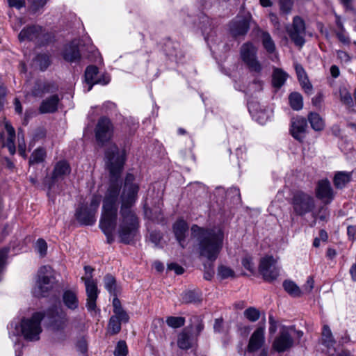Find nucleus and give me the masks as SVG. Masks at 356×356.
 Instances as JSON below:
<instances>
[{
	"label": "nucleus",
	"mask_w": 356,
	"mask_h": 356,
	"mask_svg": "<svg viewBox=\"0 0 356 356\" xmlns=\"http://www.w3.org/2000/svg\"><path fill=\"white\" fill-rule=\"evenodd\" d=\"M8 252V250L7 248L2 249L0 250V280H1V272L3 270V266L4 265L7 254Z\"/></svg>",
	"instance_id": "obj_54"
},
{
	"label": "nucleus",
	"mask_w": 356,
	"mask_h": 356,
	"mask_svg": "<svg viewBox=\"0 0 356 356\" xmlns=\"http://www.w3.org/2000/svg\"><path fill=\"white\" fill-rule=\"evenodd\" d=\"M185 320L183 317L170 316L166 319V323L168 326L173 328H178L184 325Z\"/></svg>",
	"instance_id": "obj_42"
},
{
	"label": "nucleus",
	"mask_w": 356,
	"mask_h": 356,
	"mask_svg": "<svg viewBox=\"0 0 356 356\" xmlns=\"http://www.w3.org/2000/svg\"><path fill=\"white\" fill-rule=\"evenodd\" d=\"M217 275L220 279H227L235 276L234 271L231 268L224 265L218 266Z\"/></svg>",
	"instance_id": "obj_39"
},
{
	"label": "nucleus",
	"mask_w": 356,
	"mask_h": 356,
	"mask_svg": "<svg viewBox=\"0 0 356 356\" xmlns=\"http://www.w3.org/2000/svg\"><path fill=\"white\" fill-rule=\"evenodd\" d=\"M350 179L351 172L339 171L335 174L333 182L336 188L341 189L350 181Z\"/></svg>",
	"instance_id": "obj_26"
},
{
	"label": "nucleus",
	"mask_w": 356,
	"mask_h": 356,
	"mask_svg": "<svg viewBox=\"0 0 356 356\" xmlns=\"http://www.w3.org/2000/svg\"><path fill=\"white\" fill-rule=\"evenodd\" d=\"M291 204L293 211L299 216H302L309 212L312 207V198L309 193L302 191L294 193Z\"/></svg>",
	"instance_id": "obj_10"
},
{
	"label": "nucleus",
	"mask_w": 356,
	"mask_h": 356,
	"mask_svg": "<svg viewBox=\"0 0 356 356\" xmlns=\"http://www.w3.org/2000/svg\"><path fill=\"white\" fill-rule=\"evenodd\" d=\"M9 6L20 9L25 6V1L24 0H7Z\"/></svg>",
	"instance_id": "obj_55"
},
{
	"label": "nucleus",
	"mask_w": 356,
	"mask_h": 356,
	"mask_svg": "<svg viewBox=\"0 0 356 356\" xmlns=\"http://www.w3.org/2000/svg\"><path fill=\"white\" fill-rule=\"evenodd\" d=\"M289 103L293 110H300L303 106L301 95L298 92H292L289 96Z\"/></svg>",
	"instance_id": "obj_36"
},
{
	"label": "nucleus",
	"mask_w": 356,
	"mask_h": 356,
	"mask_svg": "<svg viewBox=\"0 0 356 356\" xmlns=\"http://www.w3.org/2000/svg\"><path fill=\"white\" fill-rule=\"evenodd\" d=\"M113 305L114 314L120 316L121 321H123L124 323L128 322L129 316L122 308L119 299H118L117 298H114L113 300Z\"/></svg>",
	"instance_id": "obj_34"
},
{
	"label": "nucleus",
	"mask_w": 356,
	"mask_h": 356,
	"mask_svg": "<svg viewBox=\"0 0 356 356\" xmlns=\"http://www.w3.org/2000/svg\"><path fill=\"white\" fill-rule=\"evenodd\" d=\"M45 316L43 312H36L31 317L24 318L21 322L13 321L8 327L9 337L13 341L16 350L19 349V335L28 341H38L42 331L41 321Z\"/></svg>",
	"instance_id": "obj_4"
},
{
	"label": "nucleus",
	"mask_w": 356,
	"mask_h": 356,
	"mask_svg": "<svg viewBox=\"0 0 356 356\" xmlns=\"http://www.w3.org/2000/svg\"><path fill=\"white\" fill-rule=\"evenodd\" d=\"M48 0H33L32 3V9L37 11L39 8L43 7Z\"/></svg>",
	"instance_id": "obj_58"
},
{
	"label": "nucleus",
	"mask_w": 356,
	"mask_h": 356,
	"mask_svg": "<svg viewBox=\"0 0 356 356\" xmlns=\"http://www.w3.org/2000/svg\"><path fill=\"white\" fill-rule=\"evenodd\" d=\"M45 151L43 149H37L31 154L29 162L31 163H38L43 161L45 157Z\"/></svg>",
	"instance_id": "obj_41"
},
{
	"label": "nucleus",
	"mask_w": 356,
	"mask_h": 356,
	"mask_svg": "<svg viewBox=\"0 0 356 356\" xmlns=\"http://www.w3.org/2000/svg\"><path fill=\"white\" fill-rule=\"evenodd\" d=\"M191 236L197 241L200 256L210 261H216L223 246V230L220 227L205 229L194 225L191 227Z\"/></svg>",
	"instance_id": "obj_3"
},
{
	"label": "nucleus",
	"mask_w": 356,
	"mask_h": 356,
	"mask_svg": "<svg viewBox=\"0 0 356 356\" xmlns=\"http://www.w3.org/2000/svg\"><path fill=\"white\" fill-rule=\"evenodd\" d=\"M121 323H124L121 321V317L118 315L114 314L110 318L108 325V332L111 334H115L120 331Z\"/></svg>",
	"instance_id": "obj_31"
},
{
	"label": "nucleus",
	"mask_w": 356,
	"mask_h": 356,
	"mask_svg": "<svg viewBox=\"0 0 356 356\" xmlns=\"http://www.w3.org/2000/svg\"><path fill=\"white\" fill-rule=\"evenodd\" d=\"M265 342V329L260 327L254 331L252 334L247 350L250 353H254L260 349Z\"/></svg>",
	"instance_id": "obj_17"
},
{
	"label": "nucleus",
	"mask_w": 356,
	"mask_h": 356,
	"mask_svg": "<svg viewBox=\"0 0 356 356\" xmlns=\"http://www.w3.org/2000/svg\"><path fill=\"white\" fill-rule=\"evenodd\" d=\"M236 155L238 160L246 159V148L244 146H241L236 149Z\"/></svg>",
	"instance_id": "obj_56"
},
{
	"label": "nucleus",
	"mask_w": 356,
	"mask_h": 356,
	"mask_svg": "<svg viewBox=\"0 0 356 356\" xmlns=\"http://www.w3.org/2000/svg\"><path fill=\"white\" fill-rule=\"evenodd\" d=\"M287 77V74L284 71L280 69H275L273 75V86L278 88L282 87L284 84Z\"/></svg>",
	"instance_id": "obj_30"
},
{
	"label": "nucleus",
	"mask_w": 356,
	"mask_h": 356,
	"mask_svg": "<svg viewBox=\"0 0 356 356\" xmlns=\"http://www.w3.org/2000/svg\"><path fill=\"white\" fill-rule=\"evenodd\" d=\"M337 37L339 40L344 44H349L350 42V40L349 37L345 33V30H340L337 32Z\"/></svg>",
	"instance_id": "obj_52"
},
{
	"label": "nucleus",
	"mask_w": 356,
	"mask_h": 356,
	"mask_svg": "<svg viewBox=\"0 0 356 356\" xmlns=\"http://www.w3.org/2000/svg\"><path fill=\"white\" fill-rule=\"evenodd\" d=\"M295 70L302 87L307 92H309L311 90L310 83L305 70L299 64L295 65Z\"/></svg>",
	"instance_id": "obj_27"
},
{
	"label": "nucleus",
	"mask_w": 356,
	"mask_h": 356,
	"mask_svg": "<svg viewBox=\"0 0 356 356\" xmlns=\"http://www.w3.org/2000/svg\"><path fill=\"white\" fill-rule=\"evenodd\" d=\"M330 73H331V75L334 78L338 77L339 76V74H340L339 67L337 65L331 66V67H330Z\"/></svg>",
	"instance_id": "obj_64"
},
{
	"label": "nucleus",
	"mask_w": 356,
	"mask_h": 356,
	"mask_svg": "<svg viewBox=\"0 0 356 356\" xmlns=\"http://www.w3.org/2000/svg\"><path fill=\"white\" fill-rule=\"evenodd\" d=\"M284 290L293 297H299L302 295V291L298 286L291 280H285L283 282Z\"/></svg>",
	"instance_id": "obj_32"
},
{
	"label": "nucleus",
	"mask_w": 356,
	"mask_h": 356,
	"mask_svg": "<svg viewBox=\"0 0 356 356\" xmlns=\"http://www.w3.org/2000/svg\"><path fill=\"white\" fill-rule=\"evenodd\" d=\"M347 233L349 238H352V240L356 239V227L354 225H350L347 228Z\"/></svg>",
	"instance_id": "obj_59"
},
{
	"label": "nucleus",
	"mask_w": 356,
	"mask_h": 356,
	"mask_svg": "<svg viewBox=\"0 0 356 356\" xmlns=\"http://www.w3.org/2000/svg\"><path fill=\"white\" fill-rule=\"evenodd\" d=\"M257 48L252 43H245L241 48V57L252 71L259 72L261 65L257 58Z\"/></svg>",
	"instance_id": "obj_8"
},
{
	"label": "nucleus",
	"mask_w": 356,
	"mask_h": 356,
	"mask_svg": "<svg viewBox=\"0 0 356 356\" xmlns=\"http://www.w3.org/2000/svg\"><path fill=\"white\" fill-rule=\"evenodd\" d=\"M243 266L249 272L253 273L255 270V265L253 262L252 258L250 256H245L242 259Z\"/></svg>",
	"instance_id": "obj_46"
},
{
	"label": "nucleus",
	"mask_w": 356,
	"mask_h": 356,
	"mask_svg": "<svg viewBox=\"0 0 356 356\" xmlns=\"http://www.w3.org/2000/svg\"><path fill=\"white\" fill-rule=\"evenodd\" d=\"M54 275L49 266H43L38 271L33 294L36 297H43L53 288Z\"/></svg>",
	"instance_id": "obj_5"
},
{
	"label": "nucleus",
	"mask_w": 356,
	"mask_h": 356,
	"mask_svg": "<svg viewBox=\"0 0 356 356\" xmlns=\"http://www.w3.org/2000/svg\"><path fill=\"white\" fill-rule=\"evenodd\" d=\"M193 293L191 291L186 292L183 296V300L186 302H194L195 299L193 298Z\"/></svg>",
	"instance_id": "obj_61"
},
{
	"label": "nucleus",
	"mask_w": 356,
	"mask_h": 356,
	"mask_svg": "<svg viewBox=\"0 0 356 356\" xmlns=\"http://www.w3.org/2000/svg\"><path fill=\"white\" fill-rule=\"evenodd\" d=\"M279 3L282 13L288 14L291 12L293 6L291 0H279Z\"/></svg>",
	"instance_id": "obj_47"
},
{
	"label": "nucleus",
	"mask_w": 356,
	"mask_h": 356,
	"mask_svg": "<svg viewBox=\"0 0 356 356\" xmlns=\"http://www.w3.org/2000/svg\"><path fill=\"white\" fill-rule=\"evenodd\" d=\"M244 316L250 321L255 322L259 318L260 312L254 307H249L244 311Z\"/></svg>",
	"instance_id": "obj_40"
},
{
	"label": "nucleus",
	"mask_w": 356,
	"mask_h": 356,
	"mask_svg": "<svg viewBox=\"0 0 356 356\" xmlns=\"http://www.w3.org/2000/svg\"><path fill=\"white\" fill-rule=\"evenodd\" d=\"M248 108L253 118L261 124H264L270 118V112L264 110L257 111L252 104H249Z\"/></svg>",
	"instance_id": "obj_28"
},
{
	"label": "nucleus",
	"mask_w": 356,
	"mask_h": 356,
	"mask_svg": "<svg viewBox=\"0 0 356 356\" xmlns=\"http://www.w3.org/2000/svg\"><path fill=\"white\" fill-rule=\"evenodd\" d=\"M261 38L263 46L267 52L269 54L274 53L275 51V44L270 34L267 32H262Z\"/></svg>",
	"instance_id": "obj_33"
},
{
	"label": "nucleus",
	"mask_w": 356,
	"mask_h": 356,
	"mask_svg": "<svg viewBox=\"0 0 356 356\" xmlns=\"http://www.w3.org/2000/svg\"><path fill=\"white\" fill-rule=\"evenodd\" d=\"M322 339L323 343L327 347L330 348L333 346L334 343V340L333 339L332 332L328 326L325 325L323 327V333H322Z\"/></svg>",
	"instance_id": "obj_37"
},
{
	"label": "nucleus",
	"mask_w": 356,
	"mask_h": 356,
	"mask_svg": "<svg viewBox=\"0 0 356 356\" xmlns=\"http://www.w3.org/2000/svg\"><path fill=\"white\" fill-rule=\"evenodd\" d=\"M294 334L295 330L292 327H283L273 342V349L278 353L290 349L293 345V336Z\"/></svg>",
	"instance_id": "obj_7"
},
{
	"label": "nucleus",
	"mask_w": 356,
	"mask_h": 356,
	"mask_svg": "<svg viewBox=\"0 0 356 356\" xmlns=\"http://www.w3.org/2000/svg\"><path fill=\"white\" fill-rule=\"evenodd\" d=\"M250 17L244 19L237 18L230 26L232 33L235 35H245L250 28Z\"/></svg>",
	"instance_id": "obj_19"
},
{
	"label": "nucleus",
	"mask_w": 356,
	"mask_h": 356,
	"mask_svg": "<svg viewBox=\"0 0 356 356\" xmlns=\"http://www.w3.org/2000/svg\"><path fill=\"white\" fill-rule=\"evenodd\" d=\"M85 277L81 280L84 282L87 294L86 307L92 314H96L99 310L97 309L96 300L98 297V289L96 282L92 279L93 268L89 266L84 267Z\"/></svg>",
	"instance_id": "obj_6"
},
{
	"label": "nucleus",
	"mask_w": 356,
	"mask_h": 356,
	"mask_svg": "<svg viewBox=\"0 0 356 356\" xmlns=\"http://www.w3.org/2000/svg\"><path fill=\"white\" fill-rule=\"evenodd\" d=\"M324 121L320 115L316 113H313V130L320 131L324 129Z\"/></svg>",
	"instance_id": "obj_44"
},
{
	"label": "nucleus",
	"mask_w": 356,
	"mask_h": 356,
	"mask_svg": "<svg viewBox=\"0 0 356 356\" xmlns=\"http://www.w3.org/2000/svg\"><path fill=\"white\" fill-rule=\"evenodd\" d=\"M36 61H37V63H38L41 70L46 69L49 64V57L44 54L39 55L36 58Z\"/></svg>",
	"instance_id": "obj_49"
},
{
	"label": "nucleus",
	"mask_w": 356,
	"mask_h": 356,
	"mask_svg": "<svg viewBox=\"0 0 356 356\" xmlns=\"http://www.w3.org/2000/svg\"><path fill=\"white\" fill-rule=\"evenodd\" d=\"M35 250L41 256L45 255L47 250V245L45 241L43 239H38L35 243Z\"/></svg>",
	"instance_id": "obj_48"
},
{
	"label": "nucleus",
	"mask_w": 356,
	"mask_h": 356,
	"mask_svg": "<svg viewBox=\"0 0 356 356\" xmlns=\"http://www.w3.org/2000/svg\"><path fill=\"white\" fill-rule=\"evenodd\" d=\"M100 202H101L100 197L96 196V195L93 196L91 200L89 208H88L90 209V211H92L95 214L97 208L99 207Z\"/></svg>",
	"instance_id": "obj_51"
},
{
	"label": "nucleus",
	"mask_w": 356,
	"mask_h": 356,
	"mask_svg": "<svg viewBox=\"0 0 356 356\" xmlns=\"http://www.w3.org/2000/svg\"><path fill=\"white\" fill-rule=\"evenodd\" d=\"M305 26L303 20L299 17H295L293 27L288 31L291 38L297 46L302 47L305 43L304 33Z\"/></svg>",
	"instance_id": "obj_15"
},
{
	"label": "nucleus",
	"mask_w": 356,
	"mask_h": 356,
	"mask_svg": "<svg viewBox=\"0 0 356 356\" xmlns=\"http://www.w3.org/2000/svg\"><path fill=\"white\" fill-rule=\"evenodd\" d=\"M59 99L57 95H52L44 100L40 107L41 113H52L57 109Z\"/></svg>",
	"instance_id": "obj_25"
},
{
	"label": "nucleus",
	"mask_w": 356,
	"mask_h": 356,
	"mask_svg": "<svg viewBox=\"0 0 356 356\" xmlns=\"http://www.w3.org/2000/svg\"><path fill=\"white\" fill-rule=\"evenodd\" d=\"M128 353V349L126 343L124 341H120L118 343L114 351L115 356H125Z\"/></svg>",
	"instance_id": "obj_45"
},
{
	"label": "nucleus",
	"mask_w": 356,
	"mask_h": 356,
	"mask_svg": "<svg viewBox=\"0 0 356 356\" xmlns=\"http://www.w3.org/2000/svg\"><path fill=\"white\" fill-rule=\"evenodd\" d=\"M168 269L170 270H174L177 275H181L184 273V268L175 263L168 264Z\"/></svg>",
	"instance_id": "obj_57"
},
{
	"label": "nucleus",
	"mask_w": 356,
	"mask_h": 356,
	"mask_svg": "<svg viewBox=\"0 0 356 356\" xmlns=\"http://www.w3.org/2000/svg\"><path fill=\"white\" fill-rule=\"evenodd\" d=\"M17 138H18V151L19 154L23 156L26 157V144L24 139L22 138V140H20V133L17 134Z\"/></svg>",
	"instance_id": "obj_53"
},
{
	"label": "nucleus",
	"mask_w": 356,
	"mask_h": 356,
	"mask_svg": "<svg viewBox=\"0 0 356 356\" xmlns=\"http://www.w3.org/2000/svg\"><path fill=\"white\" fill-rule=\"evenodd\" d=\"M113 135V127L108 118H102L99 120L95 128V136L101 145L108 142Z\"/></svg>",
	"instance_id": "obj_12"
},
{
	"label": "nucleus",
	"mask_w": 356,
	"mask_h": 356,
	"mask_svg": "<svg viewBox=\"0 0 356 356\" xmlns=\"http://www.w3.org/2000/svg\"><path fill=\"white\" fill-rule=\"evenodd\" d=\"M259 270L268 281L275 280L280 274L277 260L273 256H265L261 259Z\"/></svg>",
	"instance_id": "obj_9"
},
{
	"label": "nucleus",
	"mask_w": 356,
	"mask_h": 356,
	"mask_svg": "<svg viewBox=\"0 0 356 356\" xmlns=\"http://www.w3.org/2000/svg\"><path fill=\"white\" fill-rule=\"evenodd\" d=\"M84 77V90L86 92H89L95 84L106 85L111 80L110 77L106 75H102L101 77H99L98 69L94 65H90L86 69Z\"/></svg>",
	"instance_id": "obj_11"
},
{
	"label": "nucleus",
	"mask_w": 356,
	"mask_h": 356,
	"mask_svg": "<svg viewBox=\"0 0 356 356\" xmlns=\"http://www.w3.org/2000/svg\"><path fill=\"white\" fill-rule=\"evenodd\" d=\"M316 197L325 204H330L333 201L335 193L327 179H322L317 183Z\"/></svg>",
	"instance_id": "obj_13"
},
{
	"label": "nucleus",
	"mask_w": 356,
	"mask_h": 356,
	"mask_svg": "<svg viewBox=\"0 0 356 356\" xmlns=\"http://www.w3.org/2000/svg\"><path fill=\"white\" fill-rule=\"evenodd\" d=\"M63 302L64 305L71 310H74L79 307L77 293L75 290H65L63 294Z\"/></svg>",
	"instance_id": "obj_21"
},
{
	"label": "nucleus",
	"mask_w": 356,
	"mask_h": 356,
	"mask_svg": "<svg viewBox=\"0 0 356 356\" xmlns=\"http://www.w3.org/2000/svg\"><path fill=\"white\" fill-rule=\"evenodd\" d=\"M223 321L222 319H216L213 328L216 332H221V329L222 327Z\"/></svg>",
	"instance_id": "obj_62"
},
{
	"label": "nucleus",
	"mask_w": 356,
	"mask_h": 356,
	"mask_svg": "<svg viewBox=\"0 0 356 356\" xmlns=\"http://www.w3.org/2000/svg\"><path fill=\"white\" fill-rule=\"evenodd\" d=\"M138 188V185L135 182L134 176L128 174L125 178L121 196V218L118 229L121 241L126 243H129L134 239L138 229V218L130 209L136 200Z\"/></svg>",
	"instance_id": "obj_2"
},
{
	"label": "nucleus",
	"mask_w": 356,
	"mask_h": 356,
	"mask_svg": "<svg viewBox=\"0 0 356 356\" xmlns=\"http://www.w3.org/2000/svg\"><path fill=\"white\" fill-rule=\"evenodd\" d=\"M63 57L66 61L70 63L80 60L81 55L78 49V43L76 41H73L71 44L65 47Z\"/></svg>",
	"instance_id": "obj_20"
},
{
	"label": "nucleus",
	"mask_w": 356,
	"mask_h": 356,
	"mask_svg": "<svg viewBox=\"0 0 356 356\" xmlns=\"http://www.w3.org/2000/svg\"><path fill=\"white\" fill-rule=\"evenodd\" d=\"M106 163L111 175V184L103 202L102 218L99 227L107 236L108 242H111L113 234L117 225V212L120 184L118 179L122 171L125 161V154L120 152L115 144L111 143L106 152Z\"/></svg>",
	"instance_id": "obj_1"
},
{
	"label": "nucleus",
	"mask_w": 356,
	"mask_h": 356,
	"mask_svg": "<svg viewBox=\"0 0 356 356\" xmlns=\"http://www.w3.org/2000/svg\"><path fill=\"white\" fill-rule=\"evenodd\" d=\"M290 131L295 139L302 143L308 134L307 120L300 116L293 118L291 120Z\"/></svg>",
	"instance_id": "obj_14"
},
{
	"label": "nucleus",
	"mask_w": 356,
	"mask_h": 356,
	"mask_svg": "<svg viewBox=\"0 0 356 356\" xmlns=\"http://www.w3.org/2000/svg\"><path fill=\"white\" fill-rule=\"evenodd\" d=\"M70 172V168L69 164L65 161H59L56 165L53 177L54 179L62 177L64 175H68Z\"/></svg>",
	"instance_id": "obj_29"
},
{
	"label": "nucleus",
	"mask_w": 356,
	"mask_h": 356,
	"mask_svg": "<svg viewBox=\"0 0 356 356\" xmlns=\"http://www.w3.org/2000/svg\"><path fill=\"white\" fill-rule=\"evenodd\" d=\"M104 286H105L106 289L111 294L115 296V294H116V283H115V278L110 275H107L104 277Z\"/></svg>",
	"instance_id": "obj_38"
},
{
	"label": "nucleus",
	"mask_w": 356,
	"mask_h": 356,
	"mask_svg": "<svg viewBox=\"0 0 356 356\" xmlns=\"http://www.w3.org/2000/svg\"><path fill=\"white\" fill-rule=\"evenodd\" d=\"M188 226L183 219L177 220L173 225V232L175 237L182 248L187 245L186 243V236L188 232Z\"/></svg>",
	"instance_id": "obj_18"
},
{
	"label": "nucleus",
	"mask_w": 356,
	"mask_h": 356,
	"mask_svg": "<svg viewBox=\"0 0 356 356\" xmlns=\"http://www.w3.org/2000/svg\"><path fill=\"white\" fill-rule=\"evenodd\" d=\"M77 220L84 225H92L95 221L94 213L87 207H81L76 213Z\"/></svg>",
	"instance_id": "obj_22"
},
{
	"label": "nucleus",
	"mask_w": 356,
	"mask_h": 356,
	"mask_svg": "<svg viewBox=\"0 0 356 356\" xmlns=\"http://www.w3.org/2000/svg\"><path fill=\"white\" fill-rule=\"evenodd\" d=\"M40 31L41 27L35 26L24 29L19 34V40L21 42L25 40H33L38 38Z\"/></svg>",
	"instance_id": "obj_23"
},
{
	"label": "nucleus",
	"mask_w": 356,
	"mask_h": 356,
	"mask_svg": "<svg viewBox=\"0 0 356 356\" xmlns=\"http://www.w3.org/2000/svg\"><path fill=\"white\" fill-rule=\"evenodd\" d=\"M262 82L261 81H256L250 85V92L251 90H261L262 89Z\"/></svg>",
	"instance_id": "obj_60"
},
{
	"label": "nucleus",
	"mask_w": 356,
	"mask_h": 356,
	"mask_svg": "<svg viewBox=\"0 0 356 356\" xmlns=\"http://www.w3.org/2000/svg\"><path fill=\"white\" fill-rule=\"evenodd\" d=\"M339 95L341 101L343 104L350 105L353 103V98L351 94L346 88H340Z\"/></svg>",
	"instance_id": "obj_43"
},
{
	"label": "nucleus",
	"mask_w": 356,
	"mask_h": 356,
	"mask_svg": "<svg viewBox=\"0 0 356 356\" xmlns=\"http://www.w3.org/2000/svg\"><path fill=\"white\" fill-rule=\"evenodd\" d=\"M325 94L322 90L317 91L314 98H313V106H321L323 102Z\"/></svg>",
	"instance_id": "obj_50"
},
{
	"label": "nucleus",
	"mask_w": 356,
	"mask_h": 356,
	"mask_svg": "<svg viewBox=\"0 0 356 356\" xmlns=\"http://www.w3.org/2000/svg\"><path fill=\"white\" fill-rule=\"evenodd\" d=\"M269 323H270L269 332L270 334H273L276 331V322L274 321L273 316L269 317Z\"/></svg>",
	"instance_id": "obj_63"
},
{
	"label": "nucleus",
	"mask_w": 356,
	"mask_h": 356,
	"mask_svg": "<svg viewBox=\"0 0 356 356\" xmlns=\"http://www.w3.org/2000/svg\"><path fill=\"white\" fill-rule=\"evenodd\" d=\"M68 323V319L64 316L55 319L51 325V329L54 332V339L57 342H61L67 337L65 332Z\"/></svg>",
	"instance_id": "obj_16"
},
{
	"label": "nucleus",
	"mask_w": 356,
	"mask_h": 356,
	"mask_svg": "<svg viewBox=\"0 0 356 356\" xmlns=\"http://www.w3.org/2000/svg\"><path fill=\"white\" fill-rule=\"evenodd\" d=\"M5 129L8 134V138L6 142L3 143V145L6 147L9 152L11 154H14L15 153L16 149L14 143L15 138V131L14 128L12 127L10 124L8 122H5Z\"/></svg>",
	"instance_id": "obj_24"
},
{
	"label": "nucleus",
	"mask_w": 356,
	"mask_h": 356,
	"mask_svg": "<svg viewBox=\"0 0 356 356\" xmlns=\"http://www.w3.org/2000/svg\"><path fill=\"white\" fill-rule=\"evenodd\" d=\"M177 345L181 349H188L192 346V339L186 332H181L177 339Z\"/></svg>",
	"instance_id": "obj_35"
}]
</instances>
